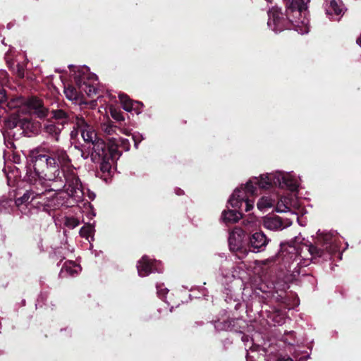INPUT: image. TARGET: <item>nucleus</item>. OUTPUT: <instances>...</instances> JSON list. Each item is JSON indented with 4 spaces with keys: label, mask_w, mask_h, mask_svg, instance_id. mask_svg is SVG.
<instances>
[{
    "label": "nucleus",
    "mask_w": 361,
    "mask_h": 361,
    "mask_svg": "<svg viewBox=\"0 0 361 361\" xmlns=\"http://www.w3.org/2000/svg\"><path fill=\"white\" fill-rule=\"evenodd\" d=\"M95 216V214L92 213L91 214V216Z\"/></svg>",
    "instance_id": "44"
},
{
    "label": "nucleus",
    "mask_w": 361,
    "mask_h": 361,
    "mask_svg": "<svg viewBox=\"0 0 361 361\" xmlns=\"http://www.w3.org/2000/svg\"><path fill=\"white\" fill-rule=\"evenodd\" d=\"M30 112L37 116L39 118H44L47 116L48 110L44 106L41 100L36 97L25 99V104Z\"/></svg>",
    "instance_id": "14"
},
{
    "label": "nucleus",
    "mask_w": 361,
    "mask_h": 361,
    "mask_svg": "<svg viewBox=\"0 0 361 361\" xmlns=\"http://www.w3.org/2000/svg\"><path fill=\"white\" fill-rule=\"evenodd\" d=\"M221 274L226 281H231L235 278L236 267L231 260H224L220 267Z\"/></svg>",
    "instance_id": "18"
},
{
    "label": "nucleus",
    "mask_w": 361,
    "mask_h": 361,
    "mask_svg": "<svg viewBox=\"0 0 361 361\" xmlns=\"http://www.w3.org/2000/svg\"><path fill=\"white\" fill-rule=\"evenodd\" d=\"M111 116L114 119L117 121H124V116L121 111L117 110L116 109H111Z\"/></svg>",
    "instance_id": "34"
},
{
    "label": "nucleus",
    "mask_w": 361,
    "mask_h": 361,
    "mask_svg": "<svg viewBox=\"0 0 361 361\" xmlns=\"http://www.w3.org/2000/svg\"><path fill=\"white\" fill-rule=\"evenodd\" d=\"M176 192L178 195H181L183 194V191L181 189L177 190Z\"/></svg>",
    "instance_id": "39"
},
{
    "label": "nucleus",
    "mask_w": 361,
    "mask_h": 361,
    "mask_svg": "<svg viewBox=\"0 0 361 361\" xmlns=\"http://www.w3.org/2000/svg\"><path fill=\"white\" fill-rule=\"evenodd\" d=\"M20 125L19 136L24 135L25 136L31 137L37 134L39 131V123L34 122L30 118H23Z\"/></svg>",
    "instance_id": "16"
},
{
    "label": "nucleus",
    "mask_w": 361,
    "mask_h": 361,
    "mask_svg": "<svg viewBox=\"0 0 361 361\" xmlns=\"http://www.w3.org/2000/svg\"><path fill=\"white\" fill-rule=\"evenodd\" d=\"M81 271L80 265L73 261L66 262L61 269L60 276L61 277L75 276Z\"/></svg>",
    "instance_id": "20"
},
{
    "label": "nucleus",
    "mask_w": 361,
    "mask_h": 361,
    "mask_svg": "<svg viewBox=\"0 0 361 361\" xmlns=\"http://www.w3.org/2000/svg\"><path fill=\"white\" fill-rule=\"evenodd\" d=\"M286 1V14L281 8L273 6L268 11V27L274 32H281L284 30L294 29L300 34L309 32V20L307 18V4L310 0H284Z\"/></svg>",
    "instance_id": "4"
},
{
    "label": "nucleus",
    "mask_w": 361,
    "mask_h": 361,
    "mask_svg": "<svg viewBox=\"0 0 361 361\" xmlns=\"http://www.w3.org/2000/svg\"><path fill=\"white\" fill-rule=\"evenodd\" d=\"M25 104V99L23 97H16L8 101L7 106L10 109L20 108Z\"/></svg>",
    "instance_id": "28"
},
{
    "label": "nucleus",
    "mask_w": 361,
    "mask_h": 361,
    "mask_svg": "<svg viewBox=\"0 0 361 361\" xmlns=\"http://www.w3.org/2000/svg\"><path fill=\"white\" fill-rule=\"evenodd\" d=\"M22 118L16 114H12L8 117L5 121V126L9 135H12L14 137L16 136L17 139L19 138Z\"/></svg>",
    "instance_id": "15"
},
{
    "label": "nucleus",
    "mask_w": 361,
    "mask_h": 361,
    "mask_svg": "<svg viewBox=\"0 0 361 361\" xmlns=\"http://www.w3.org/2000/svg\"><path fill=\"white\" fill-rule=\"evenodd\" d=\"M243 225L247 228H252L257 226V219L255 216H249L243 220Z\"/></svg>",
    "instance_id": "31"
},
{
    "label": "nucleus",
    "mask_w": 361,
    "mask_h": 361,
    "mask_svg": "<svg viewBox=\"0 0 361 361\" xmlns=\"http://www.w3.org/2000/svg\"><path fill=\"white\" fill-rule=\"evenodd\" d=\"M63 129V127L61 124L48 123L44 125L43 133H45L48 137L55 141H59L60 134Z\"/></svg>",
    "instance_id": "21"
},
{
    "label": "nucleus",
    "mask_w": 361,
    "mask_h": 361,
    "mask_svg": "<svg viewBox=\"0 0 361 361\" xmlns=\"http://www.w3.org/2000/svg\"><path fill=\"white\" fill-rule=\"evenodd\" d=\"M276 323H277L279 325H280V324L282 323V322H281V321H277V322H276Z\"/></svg>",
    "instance_id": "43"
},
{
    "label": "nucleus",
    "mask_w": 361,
    "mask_h": 361,
    "mask_svg": "<svg viewBox=\"0 0 361 361\" xmlns=\"http://www.w3.org/2000/svg\"><path fill=\"white\" fill-rule=\"evenodd\" d=\"M231 321H216L214 323V327L218 331H228L231 329Z\"/></svg>",
    "instance_id": "30"
},
{
    "label": "nucleus",
    "mask_w": 361,
    "mask_h": 361,
    "mask_svg": "<svg viewBox=\"0 0 361 361\" xmlns=\"http://www.w3.org/2000/svg\"><path fill=\"white\" fill-rule=\"evenodd\" d=\"M88 114L86 112L76 114L75 121H73V128L70 133L71 139H74L78 136V131H80L83 140L87 143L92 145L99 140L100 138L94 130L90 121L86 118Z\"/></svg>",
    "instance_id": "5"
},
{
    "label": "nucleus",
    "mask_w": 361,
    "mask_h": 361,
    "mask_svg": "<svg viewBox=\"0 0 361 361\" xmlns=\"http://www.w3.org/2000/svg\"><path fill=\"white\" fill-rule=\"evenodd\" d=\"M64 224L68 228L73 229L80 224V221L75 217H66Z\"/></svg>",
    "instance_id": "32"
},
{
    "label": "nucleus",
    "mask_w": 361,
    "mask_h": 361,
    "mask_svg": "<svg viewBox=\"0 0 361 361\" xmlns=\"http://www.w3.org/2000/svg\"><path fill=\"white\" fill-rule=\"evenodd\" d=\"M75 116H76V115H75L74 116H72V118H74V119H75Z\"/></svg>",
    "instance_id": "45"
},
{
    "label": "nucleus",
    "mask_w": 361,
    "mask_h": 361,
    "mask_svg": "<svg viewBox=\"0 0 361 361\" xmlns=\"http://www.w3.org/2000/svg\"><path fill=\"white\" fill-rule=\"evenodd\" d=\"M137 273L140 276L145 277L152 272H161V262L152 260L148 257L144 256L138 261L137 264Z\"/></svg>",
    "instance_id": "9"
},
{
    "label": "nucleus",
    "mask_w": 361,
    "mask_h": 361,
    "mask_svg": "<svg viewBox=\"0 0 361 361\" xmlns=\"http://www.w3.org/2000/svg\"><path fill=\"white\" fill-rule=\"evenodd\" d=\"M51 112L52 117L59 121L58 124L63 125V127L71 120V115L62 109H52Z\"/></svg>",
    "instance_id": "23"
},
{
    "label": "nucleus",
    "mask_w": 361,
    "mask_h": 361,
    "mask_svg": "<svg viewBox=\"0 0 361 361\" xmlns=\"http://www.w3.org/2000/svg\"><path fill=\"white\" fill-rule=\"evenodd\" d=\"M262 223L265 228L273 231H281L292 224L290 219H282L276 215L264 217Z\"/></svg>",
    "instance_id": "12"
},
{
    "label": "nucleus",
    "mask_w": 361,
    "mask_h": 361,
    "mask_svg": "<svg viewBox=\"0 0 361 361\" xmlns=\"http://www.w3.org/2000/svg\"><path fill=\"white\" fill-rule=\"evenodd\" d=\"M0 75L6 77L7 75V73L6 71H0Z\"/></svg>",
    "instance_id": "40"
},
{
    "label": "nucleus",
    "mask_w": 361,
    "mask_h": 361,
    "mask_svg": "<svg viewBox=\"0 0 361 361\" xmlns=\"http://www.w3.org/2000/svg\"><path fill=\"white\" fill-rule=\"evenodd\" d=\"M242 218L240 211L228 209L223 211L221 219L226 224H235Z\"/></svg>",
    "instance_id": "22"
},
{
    "label": "nucleus",
    "mask_w": 361,
    "mask_h": 361,
    "mask_svg": "<svg viewBox=\"0 0 361 361\" xmlns=\"http://www.w3.org/2000/svg\"><path fill=\"white\" fill-rule=\"evenodd\" d=\"M302 240L304 238L301 236L294 238L293 245L288 246L284 255L287 262H296L300 267H307L311 258L326 257L338 249V236L334 232L319 231L314 245L302 243Z\"/></svg>",
    "instance_id": "3"
},
{
    "label": "nucleus",
    "mask_w": 361,
    "mask_h": 361,
    "mask_svg": "<svg viewBox=\"0 0 361 361\" xmlns=\"http://www.w3.org/2000/svg\"><path fill=\"white\" fill-rule=\"evenodd\" d=\"M118 142H121V145H123V148L125 150L129 149V142L127 139L121 138L118 140Z\"/></svg>",
    "instance_id": "36"
},
{
    "label": "nucleus",
    "mask_w": 361,
    "mask_h": 361,
    "mask_svg": "<svg viewBox=\"0 0 361 361\" xmlns=\"http://www.w3.org/2000/svg\"><path fill=\"white\" fill-rule=\"evenodd\" d=\"M63 92L66 95V97L70 101L76 102L79 98L78 92L75 88L72 86L65 87Z\"/></svg>",
    "instance_id": "26"
},
{
    "label": "nucleus",
    "mask_w": 361,
    "mask_h": 361,
    "mask_svg": "<svg viewBox=\"0 0 361 361\" xmlns=\"http://www.w3.org/2000/svg\"><path fill=\"white\" fill-rule=\"evenodd\" d=\"M118 98L125 111L128 112L135 111L136 114L140 113L142 106L140 102L130 99L126 94L123 93L118 94Z\"/></svg>",
    "instance_id": "17"
},
{
    "label": "nucleus",
    "mask_w": 361,
    "mask_h": 361,
    "mask_svg": "<svg viewBox=\"0 0 361 361\" xmlns=\"http://www.w3.org/2000/svg\"><path fill=\"white\" fill-rule=\"evenodd\" d=\"M300 206L297 200H290L288 197H281L277 202L276 210L277 212H288L291 211V207L298 208Z\"/></svg>",
    "instance_id": "19"
},
{
    "label": "nucleus",
    "mask_w": 361,
    "mask_h": 361,
    "mask_svg": "<svg viewBox=\"0 0 361 361\" xmlns=\"http://www.w3.org/2000/svg\"><path fill=\"white\" fill-rule=\"evenodd\" d=\"M88 149L90 150L88 154L85 155V153L82 152V157L86 159L90 156L92 161L94 163L101 161L104 158L106 159V157L114 156V150L108 148L102 139L90 145Z\"/></svg>",
    "instance_id": "7"
},
{
    "label": "nucleus",
    "mask_w": 361,
    "mask_h": 361,
    "mask_svg": "<svg viewBox=\"0 0 361 361\" xmlns=\"http://www.w3.org/2000/svg\"><path fill=\"white\" fill-rule=\"evenodd\" d=\"M243 231L240 228L234 229L229 235L228 245L230 250L236 253L239 259L245 257L249 250L243 245Z\"/></svg>",
    "instance_id": "8"
},
{
    "label": "nucleus",
    "mask_w": 361,
    "mask_h": 361,
    "mask_svg": "<svg viewBox=\"0 0 361 361\" xmlns=\"http://www.w3.org/2000/svg\"><path fill=\"white\" fill-rule=\"evenodd\" d=\"M43 206H50L51 204L49 203V202H42L41 203Z\"/></svg>",
    "instance_id": "41"
},
{
    "label": "nucleus",
    "mask_w": 361,
    "mask_h": 361,
    "mask_svg": "<svg viewBox=\"0 0 361 361\" xmlns=\"http://www.w3.org/2000/svg\"><path fill=\"white\" fill-rule=\"evenodd\" d=\"M6 99L5 90L0 87V103L4 102Z\"/></svg>",
    "instance_id": "37"
},
{
    "label": "nucleus",
    "mask_w": 361,
    "mask_h": 361,
    "mask_svg": "<svg viewBox=\"0 0 361 361\" xmlns=\"http://www.w3.org/2000/svg\"><path fill=\"white\" fill-rule=\"evenodd\" d=\"M156 288L159 298L164 300L166 294L169 292V290L164 287V284H157Z\"/></svg>",
    "instance_id": "33"
},
{
    "label": "nucleus",
    "mask_w": 361,
    "mask_h": 361,
    "mask_svg": "<svg viewBox=\"0 0 361 361\" xmlns=\"http://www.w3.org/2000/svg\"><path fill=\"white\" fill-rule=\"evenodd\" d=\"M274 203H275L274 200H273L270 197L265 196V197H261L259 200V201L257 204V208L260 211L264 212V211H267L268 209L271 208L274 205Z\"/></svg>",
    "instance_id": "24"
},
{
    "label": "nucleus",
    "mask_w": 361,
    "mask_h": 361,
    "mask_svg": "<svg viewBox=\"0 0 361 361\" xmlns=\"http://www.w3.org/2000/svg\"><path fill=\"white\" fill-rule=\"evenodd\" d=\"M77 85L81 92H85L88 96H92L97 93V76L89 72V68L84 66L78 74L75 77Z\"/></svg>",
    "instance_id": "6"
},
{
    "label": "nucleus",
    "mask_w": 361,
    "mask_h": 361,
    "mask_svg": "<svg viewBox=\"0 0 361 361\" xmlns=\"http://www.w3.org/2000/svg\"><path fill=\"white\" fill-rule=\"evenodd\" d=\"M270 241L264 232L259 231L250 235L248 245L252 252L258 253L264 251Z\"/></svg>",
    "instance_id": "10"
},
{
    "label": "nucleus",
    "mask_w": 361,
    "mask_h": 361,
    "mask_svg": "<svg viewBox=\"0 0 361 361\" xmlns=\"http://www.w3.org/2000/svg\"><path fill=\"white\" fill-rule=\"evenodd\" d=\"M276 361H293V360L291 359L290 357L285 355L279 357Z\"/></svg>",
    "instance_id": "38"
},
{
    "label": "nucleus",
    "mask_w": 361,
    "mask_h": 361,
    "mask_svg": "<svg viewBox=\"0 0 361 361\" xmlns=\"http://www.w3.org/2000/svg\"><path fill=\"white\" fill-rule=\"evenodd\" d=\"M326 16L332 20H338L344 14L345 8L341 0H329L324 4Z\"/></svg>",
    "instance_id": "13"
},
{
    "label": "nucleus",
    "mask_w": 361,
    "mask_h": 361,
    "mask_svg": "<svg viewBox=\"0 0 361 361\" xmlns=\"http://www.w3.org/2000/svg\"><path fill=\"white\" fill-rule=\"evenodd\" d=\"M273 185L295 191L299 187V180L290 172L280 171L253 177L245 186L234 190L228 203L233 208L249 212L254 207V202L250 200L249 197L256 195L257 188L269 189Z\"/></svg>",
    "instance_id": "2"
},
{
    "label": "nucleus",
    "mask_w": 361,
    "mask_h": 361,
    "mask_svg": "<svg viewBox=\"0 0 361 361\" xmlns=\"http://www.w3.org/2000/svg\"><path fill=\"white\" fill-rule=\"evenodd\" d=\"M133 140L134 141V145L136 148H137L138 144L144 140V137L142 134L139 133H135L133 135Z\"/></svg>",
    "instance_id": "35"
},
{
    "label": "nucleus",
    "mask_w": 361,
    "mask_h": 361,
    "mask_svg": "<svg viewBox=\"0 0 361 361\" xmlns=\"http://www.w3.org/2000/svg\"><path fill=\"white\" fill-rule=\"evenodd\" d=\"M44 185H45V189L42 191H39L38 190H35L34 189L26 190L21 197L15 200L16 206L21 210V207L23 205L27 206V204L36 200L42 199L47 192L51 191L49 190V187H47L46 184Z\"/></svg>",
    "instance_id": "11"
},
{
    "label": "nucleus",
    "mask_w": 361,
    "mask_h": 361,
    "mask_svg": "<svg viewBox=\"0 0 361 361\" xmlns=\"http://www.w3.org/2000/svg\"><path fill=\"white\" fill-rule=\"evenodd\" d=\"M226 290L228 291L229 293L231 292V289L228 288H226Z\"/></svg>",
    "instance_id": "42"
},
{
    "label": "nucleus",
    "mask_w": 361,
    "mask_h": 361,
    "mask_svg": "<svg viewBox=\"0 0 361 361\" xmlns=\"http://www.w3.org/2000/svg\"><path fill=\"white\" fill-rule=\"evenodd\" d=\"M41 152L39 147L30 152L25 180L32 185L37 182L46 184L49 190L54 192L65 188L68 195L75 202L82 200L84 192L75 170L65 169L71 162L66 150L61 148L51 149L49 150L48 155L42 154Z\"/></svg>",
    "instance_id": "1"
},
{
    "label": "nucleus",
    "mask_w": 361,
    "mask_h": 361,
    "mask_svg": "<svg viewBox=\"0 0 361 361\" xmlns=\"http://www.w3.org/2000/svg\"><path fill=\"white\" fill-rule=\"evenodd\" d=\"M102 130L108 135L114 134L116 131V127L111 121H107L101 124Z\"/></svg>",
    "instance_id": "29"
},
{
    "label": "nucleus",
    "mask_w": 361,
    "mask_h": 361,
    "mask_svg": "<svg viewBox=\"0 0 361 361\" xmlns=\"http://www.w3.org/2000/svg\"><path fill=\"white\" fill-rule=\"evenodd\" d=\"M113 161V157H109L103 159L101 161L96 162L100 164V170L103 173H110L111 170V164Z\"/></svg>",
    "instance_id": "27"
},
{
    "label": "nucleus",
    "mask_w": 361,
    "mask_h": 361,
    "mask_svg": "<svg viewBox=\"0 0 361 361\" xmlns=\"http://www.w3.org/2000/svg\"><path fill=\"white\" fill-rule=\"evenodd\" d=\"M94 232V226L92 224H87L80 230V235L89 240L90 238H92Z\"/></svg>",
    "instance_id": "25"
}]
</instances>
